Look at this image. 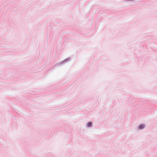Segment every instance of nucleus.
<instances>
[{
	"instance_id": "f257e3e1",
	"label": "nucleus",
	"mask_w": 157,
	"mask_h": 157,
	"mask_svg": "<svg viewBox=\"0 0 157 157\" xmlns=\"http://www.w3.org/2000/svg\"><path fill=\"white\" fill-rule=\"evenodd\" d=\"M145 127V125L144 124H140L139 126V128L142 129L144 128Z\"/></svg>"
},
{
	"instance_id": "f03ea898",
	"label": "nucleus",
	"mask_w": 157,
	"mask_h": 157,
	"mask_svg": "<svg viewBox=\"0 0 157 157\" xmlns=\"http://www.w3.org/2000/svg\"><path fill=\"white\" fill-rule=\"evenodd\" d=\"M92 124V122H90L87 123V124L88 127L91 126Z\"/></svg>"
}]
</instances>
